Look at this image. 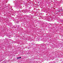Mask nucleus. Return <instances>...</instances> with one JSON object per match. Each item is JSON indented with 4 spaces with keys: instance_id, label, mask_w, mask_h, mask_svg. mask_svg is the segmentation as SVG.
I'll return each instance as SVG.
<instances>
[{
    "instance_id": "obj_1",
    "label": "nucleus",
    "mask_w": 63,
    "mask_h": 63,
    "mask_svg": "<svg viewBox=\"0 0 63 63\" xmlns=\"http://www.w3.org/2000/svg\"><path fill=\"white\" fill-rule=\"evenodd\" d=\"M17 58V59H18L19 58H21V57H19V58Z\"/></svg>"
}]
</instances>
